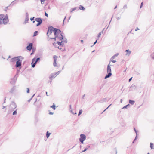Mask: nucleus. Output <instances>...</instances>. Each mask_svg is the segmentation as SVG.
Wrapping results in <instances>:
<instances>
[{
    "label": "nucleus",
    "mask_w": 154,
    "mask_h": 154,
    "mask_svg": "<svg viewBox=\"0 0 154 154\" xmlns=\"http://www.w3.org/2000/svg\"><path fill=\"white\" fill-rule=\"evenodd\" d=\"M132 77H131V78H130L129 79V80H128V81L129 82H130L131 80H132Z\"/></svg>",
    "instance_id": "nucleus-54"
},
{
    "label": "nucleus",
    "mask_w": 154,
    "mask_h": 154,
    "mask_svg": "<svg viewBox=\"0 0 154 154\" xmlns=\"http://www.w3.org/2000/svg\"><path fill=\"white\" fill-rule=\"evenodd\" d=\"M129 103L131 105H133L135 103V101L133 100H129Z\"/></svg>",
    "instance_id": "nucleus-22"
},
{
    "label": "nucleus",
    "mask_w": 154,
    "mask_h": 154,
    "mask_svg": "<svg viewBox=\"0 0 154 154\" xmlns=\"http://www.w3.org/2000/svg\"><path fill=\"white\" fill-rule=\"evenodd\" d=\"M101 33H103V31H102L101 32L99 33V34H98V35H97V37L98 38H99L100 37Z\"/></svg>",
    "instance_id": "nucleus-37"
},
{
    "label": "nucleus",
    "mask_w": 154,
    "mask_h": 154,
    "mask_svg": "<svg viewBox=\"0 0 154 154\" xmlns=\"http://www.w3.org/2000/svg\"><path fill=\"white\" fill-rule=\"evenodd\" d=\"M33 43H29L26 47L27 49L29 51H30L33 48Z\"/></svg>",
    "instance_id": "nucleus-11"
},
{
    "label": "nucleus",
    "mask_w": 154,
    "mask_h": 154,
    "mask_svg": "<svg viewBox=\"0 0 154 154\" xmlns=\"http://www.w3.org/2000/svg\"><path fill=\"white\" fill-rule=\"evenodd\" d=\"M136 88V86L135 85L133 84L131 85L129 91H133L135 90Z\"/></svg>",
    "instance_id": "nucleus-14"
},
{
    "label": "nucleus",
    "mask_w": 154,
    "mask_h": 154,
    "mask_svg": "<svg viewBox=\"0 0 154 154\" xmlns=\"http://www.w3.org/2000/svg\"><path fill=\"white\" fill-rule=\"evenodd\" d=\"M121 19V17H118L117 18V20H119Z\"/></svg>",
    "instance_id": "nucleus-58"
},
{
    "label": "nucleus",
    "mask_w": 154,
    "mask_h": 154,
    "mask_svg": "<svg viewBox=\"0 0 154 154\" xmlns=\"http://www.w3.org/2000/svg\"><path fill=\"white\" fill-rule=\"evenodd\" d=\"M35 20L38 23H42V19L40 17H38L35 18Z\"/></svg>",
    "instance_id": "nucleus-13"
},
{
    "label": "nucleus",
    "mask_w": 154,
    "mask_h": 154,
    "mask_svg": "<svg viewBox=\"0 0 154 154\" xmlns=\"http://www.w3.org/2000/svg\"><path fill=\"white\" fill-rule=\"evenodd\" d=\"M26 0H19V1H20L21 2H24V1H26Z\"/></svg>",
    "instance_id": "nucleus-59"
},
{
    "label": "nucleus",
    "mask_w": 154,
    "mask_h": 154,
    "mask_svg": "<svg viewBox=\"0 0 154 154\" xmlns=\"http://www.w3.org/2000/svg\"><path fill=\"white\" fill-rule=\"evenodd\" d=\"M60 35L61 36L60 37H57V38H58L59 40L62 41L64 39V37L62 33L60 34Z\"/></svg>",
    "instance_id": "nucleus-24"
},
{
    "label": "nucleus",
    "mask_w": 154,
    "mask_h": 154,
    "mask_svg": "<svg viewBox=\"0 0 154 154\" xmlns=\"http://www.w3.org/2000/svg\"><path fill=\"white\" fill-rule=\"evenodd\" d=\"M126 106H127V107H129L130 106V105L129 104H128L127 105H126Z\"/></svg>",
    "instance_id": "nucleus-61"
},
{
    "label": "nucleus",
    "mask_w": 154,
    "mask_h": 154,
    "mask_svg": "<svg viewBox=\"0 0 154 154\" xmlns=\"http://www.w3.org/2000/svg\"><path fill=\"white\" fill-rule=\"evenodd\" d=\"M42 23H38L37 24H36V26H40V25H41V24H42Z\"/></svg>",
    "instance_id": "nucleus-45"
},
{
    "label": "nucleus",
    "mask_w": 154,
    "mask_h": 154,
    "mask_svg": "<svg viewBox=\"0 0 154 154\" xmlns=\"http://www.w3.org/2000/svg\"><path fill=\"white\" fill-rule=\"evenodd\" d=\"M55 29V28H54L52 26H49L48 27V29L47 30V36H49V35H48L49 32H50V34H51L52 32H54Z\"/></svg>",
    "instance_id": "nucleus-6"
},
{
    "label": "nucleus",
    "mask_w": 154,
    "mask_h": 154,
    "mask_svg": "<svg viewBox=\"0 0 154 154\" xmlns=\"http://www.w3.org/2000/svg\"><path fill=\"white\" fill-rule=\"evenodd\" d=\"M135 73L137 75H139L140 74V73L139 72L137 71H136Z\"/></svg>",
    "instance_id": "nucleus-53"
},
{
    "label": "nucleus",
    "mask_w": 154,
    "mask_h": 154,
    "mask_svg": "<svg viewBox=\"0 0 154 154\" xmlns=\"http://www.w3.org/2000/svg\"><path fill=\"white\" fill-rule=\"evenodd\" d=\"M85 96V94H84V95H83L82 96V99H84V98Z\"/></svg>",
    "instance_id": "nucleus-64"
},
{
    "label": "nucleus",
    "mask_w": 154,
    "mask_h": 154,
    "mask_svg": "<svg viewBox=\"0 0 154 154\" xmlns=\"http://www.w3.org/2000/svg\"><path fill=\"white\" fill-rule=\"evenodd\" d=\"M53 112H49V114L50 115H53Z\"/></svg>",
    "instance_id": "nucleus-62"
},
{
    "label": "nucleus",
    "mask_w": 154,
    "mask_h": 154,
    "mask_svg": "<svg viewBox=\"0 0 154 154\" xmlns=\"http://www.w3.org/2000/svg\"><path fill=\"white\" fill-rule=\"evenodd\" d=\"M128 107H127V106H126V105L124 106H123L122 108V109H126Z\"/></svg>",
    "instance_id": "nucleus-48"
},
{
    "label": "nucleus",
    "mask_w": 154,
    "mask_h": 154,
    "mask_svg": "<svg viewBox=\"0 0 154 154\" xmlns=\"http://www.w3.org/2000/svg\"><path fill=\"white\" fill-rule=\"evenodd\" d=\"M62 41H63V42H64L65 43H67V39L65 38H64V39Z\"/></svg>",
    "instance_id": "nucleus-30"
},
{
    "label": "nucleus",
    "mask_w": 154,
    "mask_h": 154,
    "mask_svg": "<svg viewBox=\"0 0 154 154\" xmlns=\"http://www.w3.org/2000/svg\"><path fill=\"white\" fill-rule=\"evenodd\" d=\"M15 86H14L11 89L10 91L9 92L11 93H13L15 90Z\"/></svg>",
    "instance_id": "nucleus-16"
},
{
    "label": "nucleus",
    "mask_w": 154,
    "mask_h": 154,
    "mask_svg": "<svg viewBox=\"0 0 154 154\" xmlns=\"http://www.w3.org/2000/svg\"><path fill=\"white\" fill-rule=\"evenodd\" d=\"M127 8V5H125L123 7V9H126Z\"/></svg>",
    "instance_id": "nucleus-38"
},
{
    "label": "nucleus",
    "mask_w": 154,
    "mask_h": 154,
    "mask_svg": "<svg viewBox=\"0 0 154 154\" xmlns=\"http://www.w3.org/2000/svg\"><path fill=\"white\" fill-rule=\"evenodd\" d=\"M29 20V17H26L25 20L23 23V24H26V23H28V21Z\"/></svg>",
    "instance_id": "nucleus-20"
},
{
    "label": "nucleus",
    "mask_w": 154,
    "mask_h": 154,
    "mask_svg": "<svg viewBox=\"0 0 154 154\" xmlns=\"http://www.w3.org/2000/svg\"><path fill=\"white\" fill-rule=\"evenodd\" d=\"M88 149V148L87 147L85 148V149L84 150H83L82 152H85Z\"/></svg>",
    "instance_id": "nucleus-40"
},
{
    "label": "nucleus",
    "mask_w": 154,
    "mask_h": 154,
    "mask_svg": "<svg viewBox=\"0 0 154 154\" xmlns=\"http://www.w3.org/2000/svg\"><path fill=\"white\" fill-rule=\"evenodd\" d=\"M37 57L35 56V57L33 58L32 60V62L31 63V66L32 68L35 67L36 64L40 60V58L39 57L36 58Z\"/></svg>",
    "instance_id": "nucleus-4"
},
{
    "label": "nucleus",
    "mask_w": 154,
    "mask_h": 154,
    "mask_svg": "<svg viewBox=\"0 0 154 154\" xmlns=\"http://www.w3.org/2000/svg\"><path fill=\"white\" fill-rule=\"evenodd\" d=\"M29 91H30L29 89V88H27V93H29Z\"/></svg>",
    "instance_id": "nucleus-44"
},
{
    "label": "nucleus",
    "mask_w": 154,
    "mask_h": 154,
    "mask_svg": "<svg viewBox=\"0 0 154 154\" xmlns=\"http://www.w3.org/2000/svg\"><path fill=\"white\" fill-rule=\"evenodd\" d=\"M45 16H46V17H48V14L47 13H46V12H45Z\"/></svg>",
    "instance_id": "nucleus-51"
},
{
    "label": "nucleus",
    "mask_w": 154,
    "mask_h": 154,
    "mask_svg": "<svg viewBox=\"0 0 154 154\" xmlns=\"http://www.w3.org/2000/svg\"><path fill=\"white\" fill-rule=\"evenodd\" d=\"M63 41H62L61 42L59 41H57V42L58 45L60 46H62L63 45V44H62Z\"/></svg>",
    "instance_id": "nucleus-25"
},
{
    "label": "nucleus",
    "mask_w": 154,
    "mask_h": 154,
    "mask_svg": "<svg viewBox=\"0 0 154 154\" xmlns=\"http://www.w3.org/2000/svg\"><path fill=\"white\" fill-rule=\"evenodd\" d=\"M45 0H40L42 4H43L44 3V1Z\"/></svg>",
    "instance_id": "nucleus-43"
},
{
    "label": "nucleus",
    "mask_w": 154,
    "mask_h": 154,
    "mask_svg": "<svg viewBox=\"0 0 154 154\" xmlns=\"http://www.w3.org/2000/svg\"><path fill=\"white\" fill-rule=\"evenodd\" d=\"M113 63H115L116 62V61L115 60H110Z\"/></svg>",
    "instance_id": "nucleus-50"
},
{
    "label": "nucleus",
    "mask_w": 154,
    "mask_h": 154,
    "mask_svg": "<svg viewBox=\"0 0 154 154\" xmlns=\"http://www.w3.org/2000/svg\"><path fill=\"white\" fill-rule=\"evenodd\" d=\"M97 42V40H96V41L94 43V45H95Z\"/></svg>",
    "instance_id": "nucleus-55"
},
{
    "label": "nucleus",
    "mask_w": 154,
    "mask_h": 154,
    "mask_svg": "<svg viewBox=\"0 0 154 154\" xmlns=\"http://www.w3.org/2000/svg\"><path fill=\"white\" fill-rule=\"evenodd\" d=\"M61 32V31L59 29L55 28L54 32V36L55 37H58V35Z\"/></svg>",
    "instance_id": "nucleus-8"
},
{
    "label": "nucleus",
    "mask_w": 154,
    "mask_h": 154,
    "mask_svg": "<svg viewBox=\"0 0 154 154\" xmlns=\"http://www.w3.org/2000/svg\"><path fill=\"white\" fill-rule=\"evenodd\" d=\"M51 134V133H49L48 131L46 132V137H47V138H48L50 136Z\"/></svg>",
    "instance_id": "nucleus-26"
},
{
    "label": "nucleus",
    "mask_w": 154,
    "mask_h": 154,
    "mask_svg": "<svg viewBox=\"0 0 154 154\" xmlns=\"http://www.w3.org/2000/svg\"><path fill=\"white\" fill-rule=\"evenodd\" d=\"M107 98H103V99L100 100V101H98L100 103H103L104 102H106Z\"/></svg>",
    "instance_id": "nucleus-17"
},
{
    "label": "nucleus",
    "mask_w": 154,
    "mask_h": 154,
    "mask_svg": "<svg viewBox=\"0 0 154 154\" xmlns=\"http://www.w3.org/2000/svg\"><path fill=\"white\" fill-rule=\"evenodd\" d=\"M125 52H127L126 55H130L131 53V51H130L129 49L126 50Z\"/></svg>",
    "instance_id": "nucleus-23"
},
{
    "label": "nucleus",
    "mask_w": 154,
    "mask_h": 154,
    "mask_svg": "<svg viewBox=\"0 0 154 154\" xmlns=\"http://www.w3.org/2000/svg\"><path fill=\"white\" fill-rule=\"evenodd\" d=\"M50 107L52 108L54 110H55L56 109V105L54 103H53V105L51 106Z\"/></svg>",
    "instance_id": "nucleus-28"
},
{
    "label": "nucleus",
    "mask_w": 154,
    "mask_h": 154,
    "mask_svg": "<svg viewBox=\"0 0 154 154\" xmlns=\"http://www.w3.org/2000/svg\"><path fill=\"white\" fill-rule=\"evenodd\" d=\"M119 53H116L113 55L110 59V60H113L116 57L119 55Z\"/></svg>",
    "instance_id": "nucleus-21"
},
{
    "label": "nucleus",
    "mask_w": 154,
    "mask_h": 154,
    "mask_svg": "<svg viewBox=\"0 0 154 154\" xmlns=\"http://www.w3.org/2000/svg\"><path fill=\"white\" fill-rule=\"evenodd\" d=\"M82 109H80L79 110V112L78 113V116H80L82 113Z\"/></svg>",
    "instance_id": "nucleus-33"
},
{
    "label": "nucleus",
    "mask_w": 154,
    "mask_h": 154,
    "mask_svg": "<svg viewBox=\"0 0 154 154\" xmlns=\"http://www.w3.org/2000/svg\"><path fill=\"white\" fill-rule=\"evenodd\" d=\"M143 2H141V5H140V8H141L143 6Z\"/></svg>",
    "instance_id": "nucleus-49"
},
{
    "label": "nucleus",
    "mask_w": 154,
    "mask_h": 154,
    "mask_svg": "<svg viewBox=\"0 0 154 154\" xmlns=\"http://www.w3.org/2000/svg\"><path fill=\"white\" fill-rule=\"evenodd\" d=\"M9 22L8 16L6 14L5 16L4 14L0 15V25L3 24H7Z\"/></svg>",
    "instance_id": "nucleus-1"
},
{
    "label": "nucleus",
    "mask_w": 154,
    "mask_h": 154,
    "mask_svg": "<svg viewBox=\"0 0 154 154\" xmlns=\"http://www.w3.org/2000/svg\"><path fill=\"white\" fill-rule=\"evenodd\" d=\"M56 76L54 73H51L50 76L49 77V78L50 79L52 80L54 79Z\"/></svg>",
    "instance_id": "nucleus-15"
},
{
    "label": "nucleus",
    "mask_w": 154,
    "mask_h": 154,
    "mask_svg": "<svg viewBox=\"0 0 154 154\" xmlns=\"http://www.w3.org/2000/svg\"><path fill=\"white\" fill-rule=\"evenodd\" d=\"M54 58V62H53V66L54 67H57V64L56 63L57 60V57L56 55H54L53 56Z\"/></svg>",
    "instance_id": "nucleus-10"
},
{
    "label": "nucleus",
    "mask_w": 154,
    "mask_h": 154,
    "mask_svg": "<svg viewBox=\"0 0 154 154\" xmlns=\"http://www.w3.org/2000/svg\"><path fill=\"white\" fill-rule=\"evenodd\" d=\"M60 72H61L60 71H59L55 73H55V75H56V76L57 75H58Z\"/></svg>",
    "instance_id": "nucleus-36"
},
{
    "label": "nucleus",
    "mask_w": 154,
    "mask_h": 154,
    "mask_svg": "<svg viewBox=\"0 0 154 154\" xmlns=\"http://www.w3.org/2000/svg\"><path fill=\"white\" fill-rule=\"evenodd\" d=\"M20 56L15 57L13 58H11V62H14L15 61H17L18 59L20 58Z\"/></svg>",
    "instance_id": "nucleus-12"
},
{
    "label": "nucleus",
    "mask_w": 154,
    "mask_h": 154,
    "mask_svg": "<svg viewBox=\"0 0 154 154\" xmlns=\"http://www.w3.org/2000/svg\"><path fill=\"white\" fill-rule=\"evenodd\" d=\"M17 106L15 103L12 102L9 106V110L11 111H13L16 108Z\"/></svg>",
    "instance_id": "nucleus-5"
},
{
    "label": "nucleus",
    "mask_w": 154,
    "mask_h": 154,
    "mask_svg": "<svg viewBox=\"0 0 154 154\" xmlns=\"http://www.w3.org/2000/svg\"><path fill=\"white\" fill-rule=\"evenodd\" d=\"M76 7L73 8H72V10L70 12H72L73 11L76 10L77 9Z\"/></svg>",
    "instance_id": "nucleus-32"
},
{
    "label": "nucleus",
    "mask_w": 154,
    "mask_h": 154,
    "mask_svg": "<svg viewBox=\"0 0 154 154\" xmlns=\"http://www.w3.org/2000/svg\"><path fill=\"white\" fill-rule=\"evenodd\" d=\"M26 17H29V15L28 13H26Z\"/></svg>",
    "instance_id": "nucleus-52"
},
{
    "label": "nucleus",
    "mask_w": 154,
    "mask_h": 154,
    "mask_svg": "<svg viewBox=\"0 0 154 154\" xmlns=\"http://www.w3.org/2000/svg\"><path fill=\"white\" fill-rule=\"evenodd\" d=\"M34 18H35V17H33L32 18H31L30 19V20H31V21H32L34 19Z\"/></svg>",
    "instance_id": "nucleus-47"
},
{
    "label": "nucleus",
    "mask_w": 154,
    "mask_h": 154,
    "mask_svg": "<svg viewBox=\"0 0 154 154\" xmlns=\"http://www.w3.org/2000/svg\"><path fill=\"white\" fill-rule=\"evenodd\" d=\"M19 1V0H14L12 2L11 4L12 5H14L17 3Z\"/></svg>",
    "instance_id": "nucleus-18"
},
{
    "label": "nucleus",
    "mask_w": 154,
    "mask_h": 154,
    "mask_svg": "<svg viewBox=\"0 0 154 154\" xmlns=\"http://www.w3.org/2000/svg\"><path fill=\"white\" fill-rule=\"evenodd\" d=\"M139 30V29L138 27H137L135 29V31H136Z\"/></svg>",
    "instance_id": "nucleus-57"
},
{
    "label": "nucleus",
    "mask_w": 154,
    "mask_h": 154,
    "mask_svg": "<svg viewBox=\"0 0 154 154\" xmlns=\"http://www.w3.org/2000/svg\"><path fill=\"white\" fill-rule=\"evenodd\" d=\"M110 64V62L109 63V64L107 65V74L104 77L105 79H106L107 78L110 77L112 75L111 73V69Z\"/></svg>",
    "instance_id": "nucleus-3"
},
{
    "label": "nucleus",
    "mask_w": 154,
    "mask_h": 154,
    "mask_svg": "<svg viewBox=\"0 0 154 154\" xmlns=\"http://www.w3.org/2000/svg\"><path fill=\"white\" fill-rule=\"evenodd\" d=\"M24 58L21 56H20V58L18 59L16 62L15 66L16 68H19L20 69L21 68L22 61Z\"/></svg>",
    "instance_id": "nucleus-2"
},
{
    "label": "nucleus",
    "mask_w": 154,
    "mask_h": 154,
    "mask_svg": "<svg viewBox=\"0 0 154 154\" xmlns=\"http://www.w3.org/2000/svg\"><path fill=\"white\" fill-rule=\"evenodd\" d=\"M37 101V99H36V100H35V101L34 103V104H33L34 105H35V102H36Z\"/></svg>",
    "instance_id": "nucleus-63"
},
{
    "label": "nucleus",
    "mask_w": 154,
    "mask_h": 154,
    "mask_svg": "<svg viewBox=\"0 0 154 154\" xmlns=\"http://www.w3.org/2000/svg\"><path fill=\"white\" fill-rule=\"evenodd\" d=\"M17 109H16L15 111H14L13 112V115H16L17 114Z\"/></svg>",
    "instance_id": "nucleus-35"
},
{
    "label": "nucleus",
    "mask_w": 154,
    "mask_h": 154,
    "mask_svg": "<svg viewBox=\"0 0 154 154\" xmlns=\"http://www.w3.org/2000/svg\"><path fill=\"white\" fill-rule=\"evenodd\" d=\"M38 34V32L37 31H35L33 34V36H37Z\"/></svg>",
    "instance_id": "nucleus-27"
},
{
    "label": "nucleus",
    "mask_w": 154,
    "mask_h": 154,
    "mask_svg": "<svg viewBox=\"0 0 154 154\" xmlns=\"http://www.w3.org/2000/svg\"><path fill=\"white\" fill-rule=\"evenodd\" d=\"M114 151L115 152V154H116L117 153V149L116 148H115L113 149Z\"/></svg>",
    "instance_id": "nucleus-39"
},
{
    "label": "nucleus",
    "mask_w": 154,
    "mask_h": 154,
    "mask_svg": "<svg viewBox=\"0 0 154 154\" xmlns=\"http://www.w3.org/2000/svg\"><path fill=\"white\" fill-rule=\"evenodd\" d=\"M153 144L152 143H150V147L151 149H153Z\"/></svg>",
    "instance_id": "nucleus-34"
},
{
    "label": "nucleus",
    "mask_w": 154,
    "mask_h": 154,
    "mask_svg": "<svg viewBox=\"0 0 154 154\" xmlns=\"http://www.w3.org/2000/svg\"><path fill=\"white\" fill-rule=\"evenodd\" d=\"M32 97H31V98L28 100V102H29L30 101L32 100Z\"/></svg>",
    "instance_id": "nucleus-56"
},
{
    "label": "nucleus",
    "mask_w": 154,
    "mask_h": 154,
    "mask_svg": "<svg viewBox=\"0 0 154 154\" xmlns=\"http://www.w3.org/2000/svg\"><path fill=\"white\" fill-rule=\"evenodd\" d=\"M126 106H127V107H129L130 106V105L129 104H128L127 105H126Z\"/></svg>",
    "instance_id": "nucleus-60"
},
{
    "label": "nucleus",
    "mask_w": 154,
    "mask_h": 154,
    "mask_svg": "<svg viewBox=\"0 0 154 154\" xmlns=\"http://www.w3.org/2000/svg\"><path fill=\"white\" fill-rule=\"evenodd\" d=\"M150 56L154 60V52L151 53Z\"/></svg>",
    "instance_id": "nucleus-31"
},
{
    "label": "nucleus",
    "mask_w": 154,
    "mask_h": 154,
    "mask_svg": "<svg viewBox=\"0 0 154 154\" xmlns=\"http://www.w3.org/2000/svg\"><path fill=\"white\" fill-rule=\"evenodd\" d=\"M79 9L81 10H82L83 11H84L85 10V8L82 5H80L79 7Z\"/></svg>",
    "instance_id": "nucleus-19"
},
{
    "label": "nucleus",
    "mask_w": 154,
    "mask_h": 154,
    "mask_svg": "<svg viewBox=\"0 0 154 154\" xmlns=\"http://www.w3.org/2000/svg\"><path fill=\"white\" fill-rule=\"evenodd\" d=\"M32 49V52L30 54L31 55L33 54H34V52L35 51L36 48H33Z\"/></svg>",
    "instance_id": "nucleus-29"
},
{
    "label": "nucleus",
    "mask_w": 154,
    "mask_h": 154,
    "mask_svg": "<svg viewBox=\"0 0 154 154\" xmlns=\"http://www.w3.org/2000/svg\"><path fill=\"white\" fill-rule=\"evenodd\" d=\"M70 112H71L72 114H73L74 115H75V114L76 115L77 114V113L76 112L74 113V112H73L72 110H70Z\"/></svg>",
    "instance_id": "nucleus-41"
},
{
    "label": "nucleus",
    "mask_w": 154,
    "mask_h": 154,
    "mask_svg": "<svg viewBox=\"0 0 154 154\" xmlns=\"http://www.w3.org/2000/svg\"><path fill=\"white\" fill-rule=\"evenodd\" d=\"M66 18V17L65 16L63 20V26L64 25V22Z\"/></svg>",
    "instance_id": "nucleus-46"
},
{
    "label": "nucleus",
    "mask_w": 154,
    "mask_h": 154,
    "mask_svg": "<svg viewBox=\"0 0 154 154\" xmlns=\"http://www.w3.org/2000/svg\"><path fill=\"white\" fill-rule=\"evenodd\" d=\"M56 38H57V37H55H55L54 38H51L50 39H54L55 41H56Z\"/></svg>",
    "instance_id": "nucleus-42"
},
{
    "label": "nucleus",
    "mask_w": 154,
    "mask_h": 154,
    "mask_svg": "<svg viewBox=\"0 0 154 154\" xmlns=\"http://www.w3.org/2000/svg\"><path fill=\"white\" fill-rule=\"evenodd\" d=\"M17 76H16V75L13 78L11 79L10 83L12 85H14L17 80Z\"/></svg>",
    "instance_id": "nucleus-9"
},
{
    "label": "nucleus",
    "mask_w": 154,
    "mask_h": 154,
    "mask_svg": "<svg viewBox=\"0 0 154 154\" xmlns=\"http://www.w3.org/2000/svg\"><path fill=\"white\" fill-rule=\"evenodd\" d=\"M80 137L79 138L80 142L82 144L84 143V141L85 140L86 137L85 134H82L80 135Z\"/></svg>",
    "instance_id": "nucleus-7"
}]
</instances>
